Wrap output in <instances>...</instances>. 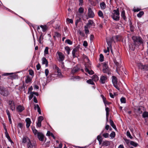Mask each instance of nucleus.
Segmentation results:
<instances>
[{
  "label": "nucleus",
  "mask_w": 148,
  "mask_h": 148,
  "mask_svg": "<svg viewBox=\"0 0 148 148\" xmlns=\"http://www.w3.org/2000/svg\"><path fill=\"white\" fill-rule=\"evenodd\" d=\"M132 39L134 41V45L135 46H138V44H142L143 43L142 38L140 36H133Z\"/></svg>",
  "instance_id": "f257e3e1"
},
{
  "label": "nucleus",
  "mask_w": 148,
  "mask_h": 148,
  "mask_svg": "<svg viewBox=\"0 0 148 148\" xmlns=\"http://www.w3.org/2000/svg\"><path fill=\"white\" fill-rule=\"evenodd\" d=\"M0 93L4 96L7 97L10 94L8 90L3 86H0Z\"/></svg>",
  "instance_id": "f03ea898"
},
{
  "label": "nucleus",
  "mask_w": 148,
  "mask_h": 148,
  "mask_svg": "<svg viewBox=\"0 0 148 148\" xmlns=\"http://www.w3.org/2000/svg\"><path fill=\"white\" fill-rule=\"evenodd\" d=\"M102 71L104 73L107 74L108 75H111V70L109 68L108 66L106 63L103 64Z\"/></svg>",
  "instance_id": "7ed1b4c3"
},
{
  "label": "nucleus",
  "mask_w": 148,
  "mask_h": 148,
  "mask_svg": "<svg viewBox=\"0 0 148 148\" xmlns=\"http://www.w3.org/2000/svg\"><path fill=\"white\" fill-rule=\"evenodd\" d=\"M90 64L89 63H88L85 64V71L87 72L90 75H92L94 73V71L92 70L90 71L89 69L91 66Z\"/></svg>",
  "instance_id": "20e7f679"
},
{
  "label": "nucleus",
  "mask_w": 148,
  "mask_h": 148,
  "mask_svg": "<svg viewBox=\"0 0 148 148\" xmlns=\"http://www.w3.org/2000/svg\"><path fill=\"white\" fill-rule=\"evenodd\" d=\"M8 103L11 110L12 111H15V103L14 101L12 100H9Z\"/></svg>",
  "instance_id": "39448f33"
},
{
  "label": "nucleus",
  "mask_w": 148,
  "mask_h": 148,
  "mask_svg": "<svg viewBox=\"0 0 148 148\" xmlns=\"http://www.w3.org/2000/svg\"><path fill=\"white\" fill-rule=\"evenodd\" d=\"M80 70V68L79 66H76L73 67L72 69L71 73L72 74L74 75L75 73H77Z\"/></svg>",
  "instance_id": "423d86ee"
},
{
  "label": "nucleus",
  "mask_w": 148,
  "mask_h": 148,
  "mask_svg": "<svg viewBox=\"0 0 148 148\" xmlns=\"http://www.w3.org/2000/svg\"><path fill=\"white\" fill-rule=\"evenodd\" d=\"M88 15L89 18H93L95 16L94 13L90 8L88 9Z\"/></svg>",
  "instance_id": "0eeeda50"
},
{
  "label": "nucleus",
  "mask_w": 148,
  "mask_h": 148,
  "mask_svg": "<svg viewBox=\"0 0 148 148\" xmlns=\"http://www.w3.org/2000/svg\"><path fill=\"white\" fill-rule=\"evenodd\" d=\"M57 53L58 54L59 57V61L60 62H62L64 59V56L62 52H60L58 51Z\"/></svg>",
  "instance_id": "6e6552de"
},
{
  "label": "nucleus",
  "mask_w": 148,
  "mask_h": 148,
  "mask_svg": "<svg viewBox=\"0 0 148 148\" xmlns=\"http://www.w3.org/2000/svg\"><path fill=\"white\" fill-rule=\"evenodd\" d=\"M44 119L43 117L42 116H40L38 117V122L37 123V125L39 127L41 126V122Z\"/></svg>",
  "instance_id": "1a4fd4ad"
},
{
  "label": "nucleus",
  "mask_w": 148,
  "mask_h": 148,
  "mask_svg": "<svg viewBox=\"0 0 148 148\" xmlns=\"http://www.w3.org/2000/svg\"><path fill=\"white\" fill-rule=\"evenodd\" d=\"M38 137L39 140L41 141H44L45 136L44 134L41 132H38Z\"/></svg>",
  "instance_id": "9d476101"
},
{
  "label": "nucleus",
  "mask_w": 148,
  "mask_h": 148,
  "mask_svg": "<svg viewBox=\"0 0 148 148\" xmlns=\"http://www.w3.org/2000/svg\"><path fill=\"white\" fill-rule=\"evenodd\" d=\"M16 109L18 112H21L24 110V108L21 105H19L17 107Z\"/></svg>",
  "instance_id": "9b49d317"
},
{
  "label": "nucleus",
  "mask_w": 148,
  "mask_h": 148,
  "mask_svg": "<svg viewBox=\"0 0 148 148\" xmlns=\"http://www.w3.org/2000/svg\"><path fill=\"white\" fill-rule=\"evenodd\" d=\"M40 35L39 38H38V36H37V40L39 42V43L41 44L42 43V42H41V41H42L43 39V36H44L43 35V34L42 32L40 33Z\"/></svg>",
  "instance_id": "f8f14e48"
},
{
  "label": "nucleus",
  "mask_w": 148,
  "mask_h": 148,
  "mask_svg": "<svg viewBox=\"0 0 148 148\" xmlns=\"http://www.w3.org/2000/svg\"><path fill=\"white\" fill-rule=\"evenodd\" d=\"M107 79V77L106 76H102L101 77L100 81V82L103 84L105 83V81Z\"/></svg>",
  "instance_id": "ddd939ff"
},
{
  "label": "nucleus",
  "mask_w": 148,
  "mask_h": 148,
  "mask_svg": "<svg viewBox=\"0 0 148 148\" xmlns=\"http://www.w3.org/2000/svg\"><path fill=\"white\" fill-rule=\"evenodd\" d=\"M42 64H45V66L47 67L48 65V62L46 58L43 57L42 58Z\"/></svg>",
  "instance_id": "4468645a"
},
{
  "label": "nucleus",
  "mask_w": 148,
  "mask_h": 148,
  "mask_svg": "<svg viewBox=\"0 0 148 148\" xmlns=\"http://www.w3.org/2000/svg\"><path fill=\"white\" fill-rule=\"evenodd\" d=\"M25 121L26 123V127L27 128H28L29 127L31 122L30 119L29 118H26L25 119Z\"/></svg>",
  "instance_id": "2eb2a0df"
},
{
  "label": "nucleus",
  "mask_w": 148,
  "mask_h": 148,
  "mask_svg": "<svg viewBox=\"0 0 148 148\" xmlns=\"http://www.w3.org/2000/svg\"><path fill=\"white\" fill-rule=\"evenodd\" d=\"M121 16L124 21H126L127 18L125 16V11L123 9H122V11L121 14Z\"/></svg>",
  "instance_id": "dca6fc26"
},
{
  "label": "nucleus",
  "mask_w": 148,
  "mask_h": 148,
  "mask_svg": "<svg viewBox=\"0 0 148 148\" xmlns=\"http://www.w3.org/2000/svg\"><path fill=\"white\" fill-rule=\"evenodd\" d=\"M111 17L114 20L116 21H118L119 20L120 16H119L113 14L111 15Z\"/></svg>",
  "instance_id": "f3484780"
},
{
  "label": "nucleus",
  "mask_w": 148,
  "mask_h": 148,
  "mask_svg": "<svg viewBox=\"0 0 148 148\" xmlns=\"http://www.w3.org/2000/svg\"><path fill=\"white\" fill-rule=\"evenodd\" d=\"M30 141V140L27 137H23L22 139V142L24 143H26L27 142H28Z\"/></svg>",
  "instance_id": "a211bd4d"
},
{
  "label": "nucleus",
  "mask_w": 148,
  "mask_h": 148,
  "mask_svg": "<svg viewBox=\"0 0 148 148\" xmlns=\"http://www.w3.org/2000/svg\"><path fill=\"white\" fill-rule=\"evenodd\" d=\"M93 25L95 26V23L93 22V20H89L88 21V23L86 25H85V26H87V27H88V26L89 25Z\"/></svg>",
  "instance_id": "6ab92c4d"
},
{
  "label": "nucleus",
  "mask_w": 148,
  "mask_h": 148,
  "mask_svg": "<svg viewBox=\"0 0 148 148\" xmlns=\"http://www.w3.org/2000/svg\"><path fill=\"white\" fill-rule=\"evenodd\" d=\"M110 125L115 130H117V129L116 125L114 124V123L113 121L111 119L110 120Z\"/></svg>",
  "instance_id": "aec40b11"
},
{
  "label": "nucleus",
  "mask_w": 148,
  "mask_h": 148,
  "mask_svg": "<svg viewBox=\"0 0 148 148\" xmlns=\"http://www.w3.org/2000/svg\"><path fill=\"white\" fill-rule=\"evenodd\" d=\"M11 75H12L10 76V78H9V79H12L13 80L14 79H15L16 78H18V75L16 74H13V73H11Z\"/></svg>",
  "instance_id": "412c9836"
},
{
  "label": "nucleus",
  "mask_w": 148,
  "mask_h": 148,
  "mask_svg": "<svg viewBox=\"0 0 148 148\" xmlns=\"http://www.w3.org/2000/svg\"><path fill=\"white\" fill-rule=\"evenodd\" d=\"M34 143L32 145L31 141L28 142L27 145V148H33V147H34Z\"/></svg>",
  "instance_id": "4be33fe9"
},
{
  "label": "nucleus",
  "mask_w": 148,
  "mask_h": 148,
  "mask_svg": "<svg viewBox=\"0 0 148 148\" xmlns=\"http://www.w3.org/2000/svg\"><path fill=\"white\" fill-rule=\"evenodd\" d=\"M129 25L131 31L133 32L134 29V27L133 25L132 22L131 21H130Z\"/></svg>",
  "instance_id": "5701e85b"
},
{
  "label": "nucleus",
  "mask_w": 148,
  "mask_h": 148,
  "mask_svg": "<svg viewBox=\"0 0 148 148\" xmlns=\"http://www.w3.org/2000/svg\"><path fill=\"white\" fill-rule=\"evenodd\" d=\"M112 77V82L113 84L117 83V77L115 76H113Z\"/></svg>",
  "instance_id": "b1692460"
},
{
  "label": "nucleus",
  "mask_w": 148,
  "mask_h": 148,
  "mask_svg": "<svg viewBox=\"0 0 148 148\" xmlns=\"http://www.w3.org/2000/svg\"><path fill=\"white\" fill-rule=\"evenodd\" d=\"M100 6L101 9L103 10L105 9L106 5L104 2H103L100 3Z\"/></svg>",
  "instance_id": "393cba45"
},
{
  "label": "nucleus",
  "mask_w": 148,
  "mask_h": 148,
  "mask_svg": "<svg viewBox=\"0 0 148 148\" xmlns=\"http://www.w3.org/2000/svg\"><path fill=\"white\" fill-rule=\"evenodd\" d=\"M110 145V142L108 141H103L102 144V146H107Z\"/></svg>",
  "instance_id": "a878e982"
},
{
  "label": "nucleus",
  "mask_w": 148,
  "mask_h": 148,
  "mask_svg": "<svg viewBox=\"0 0 148 148\" xmlns=\"http://www.w3.org/2000/svg\"><path fill=\"white\" fill-rule=\"evenodd\" d=\"M114 14H115V15L119 16L120 13L119 12V8H117L116 10H113Z\"/></svg>",
  "instance_id": "bb28decb"
},
{
  "label": "nucleus",
  "mask_w": 148,
  "mask_h": 148,
  "mask_svg": "<svg viewBox=\"0 0 148 148\" xmlns=\"http://www.w3.org/2000/svg\"><path fill=\"white\" fill-rule=\"evenodd\" d=\"M40 26L42 28L43 32H45L47 29V26L46 25H40Z\"/></svg>",
  "instance_id": "cd10ccee"
},
{
  "label": "nucleus",
  "mask_w": 148,
  "mask_h": 148,
  "mask_svg": "<svg viewBox=\"0 0 148 148\" xmlns=\"http://www.w3.org/2000/svg\"><path fill=\"white\" fill-rule=\"evenodd\" d=\"M98 14L99 16L103 18H104L103 14L101 10H99L98 12Z\"/></svg>",
  "instance_id": "c85d7f7f"
},
{
  "label": "nucleus",
  "mask_w": 148,
  "mask_h": 148,
  "mask_svg": "<svg viewBox=\"0 0 148 148\" xmlns=\"http://www.w3.org/2000/svg\"><path fill=\"white\" fill-rule=\"evenodd\" d=\"M65 49L67 53L69 55L70 54L71 49L68 46H66L65 47Z\"/></svg>",
  "instance_id": "c756f323"
},
{
  "label": "nucleus",
  "mask_w": 148,
  "mask_h": 148,
  "mask_svg": "<svg viewBox=\"0 0 148 148\" xmlns=\"http://www.w3.org/2000/svg\"><path fill=\"white\" fill-rule=\"evenodd\" d=\"M93 80L95 82H97L99 80V77L98 76L95 75L93 76Z\"/></svg>",
  "instance_id": "7c9ffc66"
},
{
  "label": "nucleus",
  "mask_w": 148,
  "mask_h": 148,
  "mask_svg": "<svg viewBox=\"0 0 148 148\" xmlns=\"http://www.w3.org/2000/svg\"><path fill=\"white\" fill-rule=\"evenodd\" d=\"M130 143L131 145L133 146L134 147H136L138 145V144L137 143L133 141H130Z\"/></svg>",
  "instance_id": "2f4dec72"
},
{
  "label": "nucleus",
  "mask_w": 148,
  "mask_h": 148,
  "mask_svg": "<svg viewBox=\"0 0 148 148\" xmlns=\"http://www.w3.org/2000/svg\"><path fill=\"white\" fill-rule=\"evenodd\" d=\"M54 69H55L56 70V71L57 72V73H59V72H61V70L57 66V65H55L54 66Z\"/></svg>",
  "instance_id": "473e14b6"
},
{
  "label": "nucleus",
  "mask_w": 148,
  "mask_h": 148,
  "mask_svg": "<svg viewBox=\"0 0 148 148\" xmlns=\"http://www.w3.org/2000/svg\"><path fill=\"white\" fill-rule=\"evenodd\" d=\"M86 82L87 83L89 84H92V85H95V84H94V82H93V80L91 79H90L88 80H87L86 81Z\"/></svg>",
  "instance_id": "72a5a7b5"
},
{
  "label": "nucleus",
  "mask_w": 148,
  "mask_h": 148,
  "mask_svg": "<svg viewBox=\"0 0 148 148\" xmlns=\"http://www.w3.org/2000/svg\"><path fill=\"white\" fill-rule=\"evenodd\" d=\"M143 117L145 118L148 117V112L147 111L144 112L143 114Z\"/></svg>",
  "instance_id": "f704fd0d"
},
{
  "label": "nucleus",
  "mask_w": 148,
  "mask_h": 148,
  "mask_svg": "<svg viewBox=\"0 0 148 148\" xmlns=\"http://www.w3.org/2000/svg\"><path fill=\"white\" fill-rule=\"evenodd\" d=\"M144 12L143 11H140L139 13L137 14V16L139 18H140L142 17L143 15L144 14Z\"/></svg>",
  "instance_id": "c9c22d12"
},
{
  "label": "nucleus",
  "mask_w": 148,
  "mask_h": 148,
  "mask_svg": "<svg viewBox=\"0 0 148 148\" xmlns=\"http://www.w3.org/2000/svg\"><path fill=\"white\" fill-rule=\"evenodd\" d=\"M32 130L33 133L35 135H36L37 134H38V131L35 128V127H32Z\"/></svg>",
  "instance_id": "e433bc0d"
},
{
  "label": "nucleus",
  "mask_w": 148,
  "mask_h": 148,
  "mask_svg": "<svg viewBox=\"0 0 148 148\" xmlns=\"http://www.w3.org/2000/svg\"><path fill=\"white\" fill-rule=\"evenodd\" d=\"M107 44L108 46V47L110 48H111V51L112 53V42L111 41H107Z\"/></svg>",
  "instance_id": "4c0bfd02"
},
{
  "label": "nucleus",
  "mask_w": 148,
  "mask_h": 148,
  "mask_svg": "<svg viewBox=\"0 0 148 148\" xmlns=\"http://www.w3.org/2000/svg\"><path fill=\"white\" fill-rule=\"evenodd\" d=\"M142 70H143V71H145V70L147 71V70H148V65L145 64V65H143Z\"/></svg>",
  "instance_id": "58836bf2"
},
{
  "label": "nucleus",
  "mask_w": 148,
  "mask_h": 148,
  "mask_svg": "<svg viewBox=\"0 0 148 148\" xmlns=\"http://www.w3.org/2000/svg\"><path fill=\"white\" fill-rule=\"evenodd\" d=\"M65 42L70 45H71L73 44V42L69 39H66L65 40Z\"/></svg>",
  "instance_id": "ea45409f"
},
{
  "label": "nucleus",
  "mask_w": 148,
  "mask_h": 148,
  "mask_svg": "<svg viewBox=\"0 0 148 148\" xmlns=\"http://www.w3.org/2000/svg\"><path fill=\"white\" fill-rule=\"evenodd\" d=\"M120 101L122 103H125L126 102V99L124 97H122L120 99Z\"/></svg>",
  "instance_id": "a19ab883"
},
{
  "label": "nucleus",
  "mask_w": 148,
  "mask_h": 148,
  "mask_svg": "<svg viewBox=\"0 0 148 148\" xmlns=\"http://www.w3.org/2000/svg\"><path fill=\"white\" fill-rule=\"evenodd\" d=\"M99 61L102 62L104 60V57L103 54H101L100 55V58H99Z\"/></svg>",
  "instance_id": "79ce46f5"
},
{
  "label": "nucleus",
  "mask_w": 148,
  "mask_h": 148,
  "mask_svg": "<svg viewBox=\"0 0 148 148\" xmlns=\"http://www.w3.org/2000/svg\"><path fill=\"white\" fill-rule=\"evenodd\" d=\"M127 136L130 138V139H132L133 138L132 136L131 135L130 132L128 131L126 132Z\"/></svg>",
  "instance_id": "37998d69"
},
{
  "label": "nucleus",
  "mask_w": 148,
  "mask_h": 148,
  "mask_svg": "<svg viewBox=\"0 0 148 148\" xmlns=\"http://www.w3.org/2000/svg\"><path fill=\"white\" fill-rule=\"evenodd\" d=\"M49 48L48 47H46L44 51V55L47 54L48 53Z\"/></svg>",
  "instance_id": "c03bdc74"
},
{
  "label": "nucleus",
  "mask_w": 148,
  "mask_h": 148,
  "mask_svg": "<svg viewBox=\"0 0 148 148\" xmlns=\"http://www.w3.org/2000/svg\"><path fill=\"white\" fill-rule=\"evenodd\" d=\"M115 133L114 132H112L110 134V136L112 138H114L115 136Z\"/></svg>",
  "instance_id": "a18cd8bd"
},
{
  "label": "nucleus",
  "mask_w": 148,
  "mask_h": 148,
  "mask_svg": "<svg viewBox=\"0 0 148 148\" xmlns=\"http://www.w3.org/2000/svg\"><path fill=\"white\" fill-rule=\"evenodd\" d=\"M84 28L85 34H88L89 33V30L88 29V27H87V26H84Z\"/></svg>",
  "instance_id": "49530a36"
},
{
  "label": "nucleus",
  "mask_w": 148,
  "mask_h": 148,
  "mask_svg": "<svg viewBox=\"0 0 148 148\" xmlns=\"http://www.w3.org/2000/svg\"><path fill=\"white\" fill-rule=\"evenodd\" d=\"M29 73L30 75L32 76H33L34 75V71L32 69L29 70Z\"/></svg>",
  "instance_id": "de8ad7c7"
},
{
  "label": "nucleus",
  "mask_w": 148,
  "mask_h": 148,
  "mask_svg": "<svg viewBox=\"0 0 148 148\" xmlns=\"http://www.w3.org/2000/svg\"><path fill=\"white\" fill-rule=\"evenodd\" d=\"M78 11L79 13L82 14L84 12V9L82 8L81 7L79 8Z\"/></svg>",
  "instance_id": "09e8293b"
},
{
  "label": "nucleus",
  "mask_w": 148,
  "mask_h": 148,
  "mask_svg": "<svg viewBox=\"0 0 148 148\" xmlns=\"http://www.w3.org/2000/svg\"><path fill=\"white\" fill-rule=\"evenodd\" d=\"M143 65L141 63H139L138 65V66L139 69L142 70L143 67Z\"/></svg>",
  "instance_id": "8fccbe9b"
},
{
  "label": "nucleus",
  "mask_w": 148,
  "mask_h": 148,
  "mask_svg": "<svg viewBox=\"0 0 148 148\" xmlns=\"http://www.w3.org/2000/svg\"><path fill=\"white\" fill-rule=\"evenodd\" d=\"M32 80L30 77H28L27 78V79L25 80L26 82L27 83H28L29 82H30Z\"/></svg>",
  "instance_id": "3c124183"
},
{
  "label": "nucleus",
  "mask_w": 148,
  "mask_h": 148,
  "mask_svg": "<svg viewBox=\"0 0 148 148\" xmlns=\"http://www.w3.org/2000/svg\"><path fill=\"white\" fill-rule=\"evenodd\" d=\"M66 21H67L69 23H73V20L71 19H70L69 18H67L66 19Z\"/></svg>",
  "instance_id": "603ef678"
},
{
  "label": "nucleus",
  "mask_w": 148,
  "mask_h": 148,
  "mask_svg": "<svg viewBox=\"0 0 148 148\" xmlns=\"http://www.w3.org/2000/svg\"><path fill=\"white\" fill-rule=\"evenodd\" d=\"M79 45H78L77 47H76L73 50H74L76 52H77L79 48Z\"/></svg>",
  "instance_id": "864d4df0"
},
{
  "label": "nucleus",
  "mask_w": 148,
  "mask_h": 148,
  "mask_svg": "<svg viewBox=\"0 0 148 148\" xmlns=\"http://www.w3.org/2000/svg\"><path fill=\"white\" fill-rule=\"evenodd\" d=\"M101 97L102 98V99H103V102L104 103H105L106 101V98L102 95H101Z\"/></svg>",
  "instance_id": "5fc2aeb1"
},
{
  "label": "nucleus",
  "mask_w": 148,
  "mask_h": 148,
  "mask_svg": "<svg viewBox=\"0 0 148 148\" xmlns=\"http://www.w3.org/2000/svg\"><path fill=\"white\" fill-rule=\"evenodd\" d=\"M76 52L74 51V50H73L72 51V54L73 55V58H75L77 57L75 55Z\"/></svg>",
  "instance_id": "6e6d98bb"
},
{
  "label": "nucleus",
  "mask_w": 148,
  "mask_h": 148,
  "mask_svg": "<svg viewBox=\"0 0 148 148\" xmlns=\"http://www.w3.org/2000/svg\"><path fill=\"white\" fill-rule=\"evenodd\" d=\"M103 136L105 138L108 137L109 134L108 133H104L103 134Z\"/></svg>",
  "instance_id": "4d7b16f0"
},
{
  "label": "nucleus",
  "mask_w": 148,
  "mask_h": 148,
  "mask_svg": "<svg viewBox=\"0 0 148 148\" xmlns=\"http://www.w3.org/2000/svg\"><path fill=\"white\" fill-rule=\"evenodd\" d=\"M49 71L48 69H46L45 71V73L46 76L47 77L49 74Z\"/></svg>",
  "instance_id": "13d9d810"
},
{
  "label": "nucleus",
  "mask_w": 148,
  "mask_h": 148,
  "mask_svg": "<svg viewBox=\"0 0 148 148\" xmlns=\"http://www.w3.org/2000/svg\"><path fill=\"white\" fill-rule=\"evenodd\" d=\"M6 112L7 115L8 116V117H11V115L9 111L8 110H6Z\"/></svg>",
  "instance_id": "bf43d9fd"
},
{
  "label": "nucleus",
  "mask_w": 148,
  "mask_h": 148,
  "mask_svg": "<svg viewBox=\"0 0 148 148\" xmlns=\"http://www.w3.org/2000/svg\"><path fill=\"white\" fill-rule=\"evenodd\" d=\"M83 45L85 47H86L88 46V43L86 41H84L83 43Z\"/></svg>",
  "instance_id": "052dcab7"
},
{
  "label": "nucleus",
  "mask_w": 148,
  "mask_h": 148,
  "mask_svg": "<svg viewBox=\"0 0 148 148\" xmlns=\"http://www.w3.org/2000/svg\"><path fill=\"white\" fill-rule=\"evenodd\" d=\"M36 67L37 70H39L41 67V66H40V64L39 63H38L36 65Z\"/></svg>",
  "instance_id": "680f3d73"
},
{
  "label": "nucleus",
  "mask_w": 148,
  "mask_h": 148,
  "mask_svg": "<svg viewBox=\"0 0 148 148\" xmlns=\"http://www.w3.org/2000/svg\"><path fill=\"white\" fill-rule=\"evenodd\" d=\"M140 10V9L138 8H134L133 9V11L134 12H138Z\"/></svg>",
  "instance_id": "e2e57ef3"
},
{
  "label": "nucleus",
  "mask_w": 148,
  "mask_h": 148,
  "mask_svg": "<svg viewBox=\"0 0 148 148\" xmlns=\"http://www.w3.org/2000/svg\"><path fill=\"white\" fill-rule=\"evenodd\" d=\"M18 126L21 129L23 127V125L22 123H19L18 124Z\"/></svg>",
  "instance_id": "0e129e2a"
},
{
  "label": "nucleus",
  "mask_w": 148,
  "mask_h": 148,
  "mask_svg": "<svg viewBox=\"0 0 148 148\" xmlns=\"http://www.w3.org/2000/svg\"><path fill=\"white\" fill-rule=\"evenodd\" d=\"M114 86L117 89L119 90L120 88L119 87L117 86V83L113 84Z\"/></svg>",
  "instance_id": "69168bd1"
},
{
  "label": "nucleus",
  "mask_w": 148,
  "mask_h": 148,
  "mask_svg": "<svg viewBox=\"0 0 148 148\" xmlns=\"http://www.w3.org/2000/svg\"><path fill=\"white\" fill-rule=\"evenodd\" d=\"M55 35L57 37H59L61 36L60 34L58 32H55Z\"/></svg>",
  "instance_id": "338daca9"
},
{
  "label": "nucleus",
  "mask_w": 148,
  "mask_h": 148,
  "mask_svg": "<svg viewBox=\"0 0 148 148\" xmlns=\"http://www.w3.org/2000/svg\"><path fill=\"white\" fill-rule=\"evenodd\" d=\"M81 18H79L78 19H77L75 21V25H77L78 23L80 21V20Z\"/></svg>",
  "instance_id": "774afa93"
}]
</instances>
